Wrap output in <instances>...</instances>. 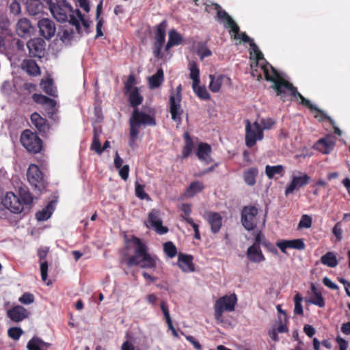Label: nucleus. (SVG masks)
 <instances>
[{
  "label": "nucleus",
  "instance_id": "1",
  "mask_svg": "<svg viewBox=\"0 0 350 350\" xmlns=\"http://www.w3.org/2000/svg\"><path fill=\"white\" fill-rule=\"evenodd\" d=\"M217 16L224 23L226 28L230 29V32L233 33L235 39H241L244 42H249L251 47L250 54L255 57L257 64H259L260 61L262 62L260 64V69L264 72L266 80L273 82V88L276 91L278 95L282 96L289 93L293 97L299 98L301 105L308 107L312 111L318 112V114L315 115V118H319L320 120L327 118L334 126V122L330 117L327 116L321 110L312 105L310 100L305 98L297 92L296 88L285 80V75L283 72H278L270 64L265 62L262 53L254 40L244 32L239 33V26L226 11L218 10Z\"/></svg>",
  "mask_w": 350,
  "mask_h": 350
},
{
  "label": "nucleus",
  "instance_id": "2",
  "mask_svg": "<svg viewBox=\"0 0 350 350\" xmlns=\"http://www.w3.org/2000/svg\"><path fill=\"white\" fill-rule=\"evenodd\" d=\"M49 10L51 14L57 21L64 23L68 21L75 27L76 31L81 33L82 27L88 31L90 22L87 20L79 9L73 10L67 0H54L49 3Z\"/></svg>",
  "mask_w": 350,
  "mask_h": 350
},
{
  "label": "nucleus",
  "instance_id": "3",
  "mask_svg": "<svg viewBox=\"0 0 350 350\" xmlns=\"http://www.w3.org/2000/svg\"><path fill=\"white\" fill-rule=\"evenodd\" d=\"M126 247H133L135 253L126 260L129 267L139 265L142 268L154 269L160 262L155 256L148 253L147 247L137 237H133L129 240Z\"/></svg>",
  "mask_w": 350,
  "mask_h": 350
},
{
  "label": "nucleus",
  "instance_id": "4",
  "mask_svg": "<svg viewBox=\"0 0 350 350\" xmlns=\"http://www.w3.org/2000/svg\"><path fill=\"white\" fill-rule=\"evenodd\" d=\"M19 196L13 192H8L3 199V206L10 212L18 214L21 213L25 206H29L33 201L31 194L26 189L20 188Z\"/></svg>",
  "mask_w": 350,
  "mask_h": 350
},
{
  "label": "nucleus",
  "instance_id": "5",
  "mask_svg": "<svg viewBox=\"0 0 350 350\" xmlns=\"http://www.w3.org/2000/svg\"><path fill=\"white\" fill-rule=\"evenodd\" d=\"M130 136L129 146L134 147L137 135L142 127L154 126L156 121L153 116L147 114L138 109H135L129 120Z\"/></svg>",
  "mask_w": 350,
  "mask_h": 350
},
{
  "label": "nucleus",
  "instance_id": "6",
  "mask_svg": "<svg viewBox=\"0 0 350 350\" xmlns=\"http://www.w3.org/2000/svg\"><path fill=\"white\" fill-rule=\"evenodd\" d=\"M237 302V297L234 293L219 297L214 306L215 318L217 322L222 323L223 313L234 311Z\"/></svg>",
  "mask_w": 350,
  "mask_h": 350
},
{
  "label": "nucleus",
  "instance_id": "7",
  "mask_svg": "<svg viewBox=\"0 0 350 350\" xmlns=\"http://www.w3.org/2000/svg\"><path fill=\"white\" fill-rule=\"evenodd\" d=\"M245 122V144L247 147L252 148L257 141L263 139V129L257 121L251 124L250 120H247Z\"/></svg>",
  "mask_w": 350,
  "mask_h": 350
},
{
  "label": "nucleus",
  "instance_id": "8",
  "mask_svg": "<svg viewBox=\"0 0 350 350\" xmlns=\"http://www.w3.org/2000/svg\"><path fill=\"white\" fill-rule=\"evenodd\" d=\"M21 142L23 147L30 152L37 153L42 149V140L29 130L24 131L21 136Z\"/></svg>",
  "mask_w": 350,
  "mask_h": 350
},
{
  "label": "nucleus",
  "instance_id": "9",
  "mask_svg": "<svg viewBox=\"0 0 350 350\" xmlns=\"http://www.w3.org/2000/svg\"><path fill=\"white\" fill-rule=\"evenodd\" d=\"M310 179V176L306 174L300 172H293L291 181L286 188L285 195L292 194L295 190L306 185L309 183Z\"/></svg>",
  "mask_w": 350,
  "mask_h": 350
},
{
  "label": "nucleus",
  "instance_id": "10",
  "mask_svg": "<svg viewBox=\"0 0 350 350\" xmlns=\"http://www.w3.org/2000/svg\"><path fill=\"white\" fill-rule=\"evenodd\" d=\"M258 210L254 206L244 207L241 214V222L247 230H253L256 226V215Z\"/></svg>",
  "mask_w": 350,
  "mask_h": 350
},
{
  "label": "nucleus",
  "instance_id": "11",
  "mask_svg": "<svg viewBox=\"0 0 350 350\" xmlns=\"http://www.w3.org/2000/svg\"><path fill=\"white\" fill-rule=\"evenodd\" d=\"M146 226L152 227L159 234H164L168 231L167 228L163 226L161 212L156 209H152L149 213Z\"/></svg>",
  "mask_w": 350,
  "mask_h": 350
},
{
  "label": "nucleus",
  "instance_id": "12",
  "mask_svg": "<svg viewBox=\"0 0 350 350\" xmlns=\"http://www.w3.org/2000/svg\"><path fill=\"white\" fill-rule=\"evenodd\" d=\"M27 180L29 183L41 191L44 189L43 175L38 167L35 164H31L29 166L27 172Z\"/></svg>",
  "mask_w": 350,
  "mask_h": 350
},
{
  "label": "nucleus",
  "instance_id": "13",
  "mask_svg": "<svg viewBox=\"0 0 350 350\" xmlns=\"http://www.w3.org/2000/svg\"><path fill=\"white\" fill-rule=\"evenodd\" d=\"M181 94L177 92L176 94H172L170 98V111L171 113L172 119L175 121L177 124L181 123V116L183 110L180 106Z\"/></svg>",
  "mask_w": 350,
  "mask_h": 350
},
{
  "label": "nucleus",
  "instance_id": "14",
  "mask_svg": "<svg viewBox=\"0 0 350 350\" xmlns=\"http://www.w3.org/2000/svg\"><path fill=\"white\" fill-rule=\"evenodd\" d=\"M33 100L38 104L42 105L51 118H53L57 109V103L55 100L49 98L46 96L39 94H34L32 96Z\"/></svg>",
  "mask_w": 350,
  "mask_h": 350
},
{
  "label": "nucleus",
  "instance_id": "15",
  "mask_svg": "<svg viewBox=\"0 0 350 350\" xmlns=\"http://www.w3.org/2000/svg\"><path fill=\"white\" fill-rule=\"evenodd\" d=\"M40 33L45 39L51 38L55 33L56 28L54 23L49 18H42L38 23Z\"/></svg>",
  "mask_w": 350,
  "mask_h": 350
},
{
  "label": "nucleus",
  "instance_id": "16",
  "mask_svg": "<svg viewBox=\"0 0 350 350\" xmlns=\"http://www.w3.org/2000/svg\"><path fill=\"white\" fill-rule=\"evenodd\" d=\"M336 138L332 135L319 139L314 144V148L323 154H329L334 149Z\"/></svg>",
  "mask_w": 350,
  "mask_h": 350
},
{
  "label": "nucleus",
  "instance_id": "17",
  "mask_svg": "<svg viewBox=\"0 0 350 350\" xmlns=\"http://www.w3.org/2000/svg\"><path fill=\"white\" fill-rule=\"evenodd\" d=\"M336 138L332 135L319 139L314 144V148L323 154H329L334 149Z\"/></svg>",
  "mask_w": 350,
  "mask_h": 350
},
{
  "label": "nucleus",
  "instance_id": "18",
  "mask_svg": "<svg viewBox=\"0 0 350 350\" xmlns=\"http://www.w3.org/2000/svg\"><path fill=\"white\" fill-rule=\"evenodd\" d=\"M204 219L211 226V232L214 234L218 232L222 226V217L216 212L207 211L204 214Z\"/></svg>",
  "mask_w": 350,
  "mask_h": 350
},
{
  "label": "nucleus",
  "instance_id": "19",
  "mask_svg": "<svg viewBox=\"0 0 350 350\" xmlns=\"http://www.w3.org/2000/svg\"><path fill=\"white\" fill-rule=\"evenodd\" d=\"M44 42L40 39H32L27 42V47L29 49V55L32 57H40L44 52Z\"/></svg>",
  "mask_w": 350,
  "mask_h": 350
},
{
  "label": "nucleus",
  "instance_id": "20",
  "mask_svg": "<svg viewBox=\"0 0 350 350\" xmlns=\"http://www.w3.org/2000/svg\"><path fill=\"white\" fill-rule=\"evenodd\" d=\"M211 147L206 143H200L196 155L198 159L203 162L205 164H208L212 161V159L211 157Z\"/></svg>",
  "mask_w": 350,
  "mask_h": 350
},
{
  "label": "nucleus",
  "instance_id": "21",
  "mask_svg": "<svg viewBox=\"0 0 350 350\" xmlns=\"http://www.w3.org/2000/svg\"><path fill=\"white\" fill-rule=\"evenodd\" d=\"M209 89L213 92H218L220 90L221 85L225 82H230V79L223 75H210Z\"/></svg>",
  "mask_w": 350,
  "mask_h": 350
},
{
  "label": "nucleus",
  "instance_id": "22",
  "mask_svg": "<svg viewBox=\"0 0 350 350\" xmlns=\"http://www.w3.org/2000/svg\"><path fill=\"white\" fill-rule=\"evenodd\" d=\"M7 314L12 321L19 322L27 317V311L23 306H17L9 310Z\"/></svg>",
  "mask_w": 350,
  "mask_h": 350
},
{
  "label": "nucleus",
  "instance_id": "23",
  "mask_svg": "<svg viewBox=\"0 0 350 350\" xmlns=\"http://www.w3.org/2000/svg\"><path fill=\"white\" fill-rule=\"evenodd\" d=\"M247 256L253 262H260L265 260V256L257 244H253L247 249Z\"/></svg>",
  "mask_w": 350,
  "mask_h": 350
},
{
  "label": "nucleus",
  "instance_id": "24",
  "mask_svg": "<svg viewBox=\"0 0 350 350\" xmlns=\"http://www.w3.org/2000/svg\"><path fill=\"white\" fill-rule=\"evenodd\" d=\"M168 36V41L165 46V50L166 51H169L170 48L174 46L179 45L183 41V38L180 33L174 29L169 31Z\"/></svg>",
  "mask_w": 350,
  "mask_h": 350
},
{
  "label": "nucleus",
  "instance_id": "25",
  "mask_svg": "<svg viewBox=\"0 0 350 350\" xmlns=\"http://www.w3.org/2000/svg\"><path fill=\"white\" fill-rule=\"evenodd\" d=\"M192 257L188 255L180 254L178 256V267L185 272H191L194 270Z\"/></svg>",
  "mask_w": 350,
  "mask_h": 350
},
{
  "label": "nucleus",
  "instance_id": "26",
  "mask_svg": "<svg viewBox=\"0 0 350 350\" xmlns=\"http://www.w3.org/2000/svg\"><path fill=\"white\" fill-rule=\"evenodd\" d=\"M50 344L43 341L38 337H33L27 343L28 350H46Z\"/></svg>",
  "mask_w": 350,
  "mask_h": 350
},
{
  "label": "nucleus",
  "instance_id": "27",
  "mask_svg": "<svg viewBox=\"0 0 350 350\" xmlns=\"http://www.w3.org/2000/svg\"><path fill=\"white\" fill-rule=\"evenodd\" d=\"M31 29V25L28 19L24 18L18 21L16 26V31L20 36L24 37L28 36Z\"/></svg>",
  "mask_w": 350,
  "mask_h": 350
},
{
  "label": "nucleus",
  "instance_id": "28",
  "mask_svg": "<svg viewBox=\"0 0 350 350\" xmlns=\"http://www.w3.org/2000/svg\"><path fill=\"white\" fill-rule=\"evenodd\" d=\"M164 81V75L162 68L158 69L157 72L148 77V84L150 89L159 88Z\"/></svg>",
  "mask_w": 350,
  "mask_h": 350
},
{
  "label": "nucleus",
  "instance_id": "29",
  "mask_svg": "<svg viewBox=\"0 0 350 350\" xmlns=\"http://www.w3.org/2000/svg\"><path fill=\"white\" fill-rule=\"evenodd\" d=\"M31 120L40 132L45 133L49 129L46 120L42 118L38 113L31 114Z\"/></svg>",
  "mask_w": 350,
  "mask_h": 350
},
{
  "label": "nucleus",
  "instance_id": "30",
  "mask_svg": "<svg viewBox=\"0 0 350 350\" xmlns=\"http://www.w3.org/2000/svg\"><path fill=\"white\" fill-rule=\"evenodd\" d=\"M55 201H51L44 208L36 213V219L38 221H45L49 219L55 209Z\"/></svg>",
  "mask_w": 350,
  "mask_h": 350
},
{
  "label": "nucleus",
  "instance_id": "31",
  "mask_svg": "<svg viewBox=\"0 0 350 350\" xmlns=\"http://www.w3.org/2000/svg\"><path fill=\"white\" fill-rule=\"evenodd\" d=\"M21 67L29 75L36 76L40 73V68L32 59H25L23 62Z\"/></svg>",
  "mask_w": 350,
  "mask_h": 350
},
{
  "label": "nucleus",
  "instance_id": "32",
  "mask_svg": "<svg viewBox=\"0 0 350 350\" xmlns=\"http://www.w3.org/2000/svg\"><path fill=\"white\" fill-rule=\"evenodd\" d=\"M40 86L46 94L53 97L57 96V91L56 87L54 85L53 79L49 78L42 79L40 83Z\"/></svg>",
  "mask_w": 350,
  "mask_h": 350
},
{
  "label": "nucleus",
  "instance_id": "33",
  "mask_svg": "<svg viewBox=\"0 0 350 350\" xmlns=\"http://www.w3.org/2000/svg\"><path fill=\"white\" fill-rule=\"evenodd\" d=\"M284 173V167L282 165H266L265 167V174L267 176L269 179H272L275 177V175H279L280 176H283Z\"/></svg>",
  "mask_w": 350,
  "mask_h": 350
},
{
  "label": "nucleus",
  "instance_id": "34",
  "mask_svg": "<svg viewBox=\"0 0 350 350\" xmlns=\"http://www.w3.org/2000/svg\"><path fill=\"white\" fill-rule=\"evenodd\" d=\"M26 7L31 15H36L42 10V4L40 0H27Z\"/></svg>",
  "mask_w": 350,
  "mask_h": 350
},
{
  "label": "nucleus",
  "instance_id": "35",
  "mask_svg": "<svg viewBox=\"0 0 350 350\" xmlns=\"http://www.w3.org/2000/svg\"><path fill=\"white\" fill-rule=\"evenodd\" d=\"M127 92L129 93V102L131 107H136L141 105L143 101V97L140 95L137 88H134Z\"/></svg>",
  "mask_w": 350,
  "mask_h": 350
},
{
  "label": "nucleus",
  "instance_id": "36",
  "mask_svg": "<svg viewBox=\"0 0 350 350\" xmlns=\"http://www.w3.org/2000/svg\"><path fill=\"white\" fill-rule=\"evenodd\" d=\"M321 262L329 267H336L338 262L336 254L332 252H328L321 258Z\"/></svg>",
  "mask_w": 350,
  "mask_h": 350
},
{
  "label": "nucleus",
  "instance_id": "37",
  "mask_svg": "<svg viewBox=\"0 0 350 350\" xmlns=\"http://www.w3.org/2000/svg\"><path fill=\"white\" fill-rule=\"evenodd\" d=\"M167 22L162 21L157 27L154 36V42L164 43L165 40V31Z\"/></svg>",
  "mask_w": 350,
  "mask_h": 350
},
{
  "label": "nucleus",
  "instance_id": "38",
  "mask_svg": "<svg viewBox=\"0 0 350 350\" xmlns=\"http://www.w3.org/2000/svg\"><path fill=\"white\" fill-rule=\"evenodd\" d=\"M258 174V170L256 168L252 167L243 172V179L245 183L248 185L252 186L256 183V178Z\"/></svg>",
  "mask_w": 350,
  "mask_h": 350
},
{
  "label": "nucleus",
  "instance_id": "39",
  "mask_svg": "<svg viewBox=\"0 0 350 350\" xmlns=\"http://www.w3.org/2000/svg\"><path fill=\"white\" fill-rule=\"evenodd\" d=\"M204 188V184L200 181H194L191 183L186 191L187 197H193L198 193L202 191Z\"/></svg>",
  "mask_w": 350,
  "mask_h": 350
},
{
  "label": "nucleus",
  "instance_id": "40",
  "mask_svg": "<svg viewBox=\"0 0 350 350\" xmlns=\"http://www.w3.org/2000/svg\"><path fill=\"white\" fill-rule=\"evenodd\" d=\"M185 146L183 150V158H187L191 153L193 142L188 133L184 134Z\"/></svg>",
  "mask_w": 350,
  "mask_h": 350
},
{
  "label": "nucleus",
  "instance_id": "41",
  "mask_svg": "<svg viewBox=\"0 0 350 350\" xmlns=\"http://www.w3.org/2000/svg\"><path fill=\"white\" fill-rule=\"evenodd\" d=\"M190 78L193 81L192 85L200 84V70L195 62H190L189 64Z\"/></svg>",
  "mask_w": 350,
  "mask_h": 350
},
{
  "label": "nucleus",
  "instance_id": "42",
  "mask_svg": "<svg viewBox=\"0 0 350 350\" xmlns=\"http://www.w3.org/2000/svg\"><path fill=\"white\" fill-rule=\"evenodd\" d=\"M192 88L196 94L201 99L207 100L210 98V94L205 87L199 85H192Z\"/></svg>",
  "mask_w": 350,
  "mask_h": 350
},
{
  "label": "nucleus",
  "instance_id": "43",
  "mask_svg": "<svg viewBox=\"0 0 350 350\" xmlns=\"http://www.w3.org/2000/svg\"><path fill=\"white\" fill-rule=\"evenodd\" d=\"M306 301L320 308L325 306V300L321 293L312 295L308 300Z\"/></svg>",
  "mask_w": 350,
  "mask_h": 350
},
{
  "label": "nucleus",
  "instance_id": "44",
  "mask_svg": "<svg viewBox=\"0 0 350 350\" xmlns=\"http://www.w3.org/2000/svg\"><path fill=\"white\" fill-rule=\"evenodd\" d=\"M164 251L170 258L174 257L177 254L176 246L171 241L165 243L163 245Z\"/></svg>",
  "mask_w": 350,
  "mask_h": 350
},
{
  "label": "nucleus",
  "instance_id": "45",
  "mask_svg": "<svg viewBox=\"0 0 350 350\" xmlns=\"http://www.w3.org/2000/svg\"><path fill=\"white\" fill-rule=\"evenodd\" d=\"M197 54L201 59H203L204 57L211 56L212 53L204 43L200 42L198 46Z\"/></svg>",
  "mask_w": 350,
  "mask_h": 350
},
{
  "label": "nucleus",
  "instance_id": "46",
  "mask_svg": "<svg viewBox=\"0 0 350 350\" xmlns=\"http://www.w3.org/2000/svg\"><path fill=\"white\" fill-rule=\"evenodd\" d=\"M91 148L94 150L97 154H100L103 152V149L101 148V144L99 141L98 135L96 133V130L94 131L93 136V140L91 145Z\"/></svg>",
  "mask_w": 350,
  "mask_h": 350
},
{
  "label": "nucleus",
  "instance_id": "47",
  "mask_svg": "<svg viewBox=\"0 0 350 350\" xmlns=\"http://www.w3.org/2000/svg\"><path fill=\"white\" fill-rule=\"evenodd\" d=\"M303 300L302 297L300 295V294L297 293L295 295L294 297V301H295V308H294V312L296 314H303V308L301 306V301Z\"/></svg>",
  "mask_w": 350,
  "mask_h": 350
},
{
  "label": "nucleus",
  "instance_id": "48",
  "mask_svg": "<svg viewBox=\"0 0 350 350\" xmlns=\"http://www.w3.org/2000/svg\"><path fill=\"white\" fill-rule=\"evenodd\" d=\"M312 225V218L308 215H303L298 224L299 228H309Z\"/></svg>",
  "mask_w": 350,
  "mask_h": 350
},
{
  "label": "nucleus",
  "instance_id": "49",
  "mask_svg": "<svg viewBox=\"0 0 350 350\" xmlns=\"http://www.w3.org/2000/svg\"><path fill=\"white\" fill-rule=\"evenodd\" d=\"M23 333V332L20 327H11L8 332V336L15 340H18Z\"/></svg>",
  "mask_w": 350,
  "mask_h": 350
},
{
  "label": "nucleus",
  "instance_id": "50",
  "mask_svg": "<svg viewBox=\"0 0 350 350\" xmlns=\"http://www.w3.org/2000/svg\"><path fill=\"white\" fill-rule=\"evenodd\" d=\"M332 233L338 241L342 239V229L341 221L337 222L332 228Z\"/></svg>",
  "mask_w": 350,
  "mask_h": 350
},
{
  "label": "nucleus",
  "instance_id": "51",
  "mask_svg": "<svg viewBox=\"0 0 350 350\" xmlns=\"http://www.w3.org/2000/svg\"><path fill=\"white\" fill-rule=\"evenodd\" d=\"M161 310L163 313V315L165 318L167 325L172 327V323L171 317L170 315L168 307L165 301H162L161 303Z\"/></svg>",
  "mask_w": 350,
  "mask_h": 350
},
{
  "label": "nucleus",
  "instance_id": "52",
  "mask_svg": "<svg viewBox=\"0 0 350 350\" xmlns=\"http://www.w3.org/2000/svg\"><path fill=\"white\" fill-rule=\"evenodd\" d=\"M135 193L142 200L149 198L148 195L144 191V186L137 183L135 184Z\"/></svg>",
  "mask_w": 350,
  "mask_h": 350
},
{
  "label": "nucleus",
  "instance_id": "53",
  "mask_svg": "<svg viewBox=\"0 0 350 350\" xmlns=\"http://www.w3.org/2000/svg\"><path fill=\"white\" fill-rule=\"evenodd\" d=\"M164 43L154 42L153 46V54L157 59H161L163 57L161 49Z\"/></svg>",
  "mask_w": 350,
  "mask_h": 350
},
{
  "label": "nucleus",
  "instance_id": "54",
  "mask_svg": "<svg viewBox=\"0 0 350 350\" xmlns=\"http://www.w3.org/2000/svg\"><path fill=\"white\" fill-rule=\"evenodd\" d=\"M41 278L43 282H46L48 277L49 265L46 261L40 262Z\"/></svg>",
  "mask_w": 350,
  "mask_h": 350
},
{
  "label": "nucleus",
  "instance_id": "55",
  "mask_svg": "<svg viewBox=\"0 0 350 350\" xmlns=\"http://www.w3.org/2000/svg\"><path fill=\"white\" fill-rule=\"evenodd\" d=\"M264 130H268L270 129L273 125L274 124V121L271 118H262L260 120V122H258Z\"/></svg>",
  "mask_w": 350,
  "mask_h": 350
},
{
  "label": "nucleus",
  "instance_id": "56",
  "mask_svg": "<svg viewBox=\"0 0 350 350\" xmlns=\"http://www.w3.org/2000/svg\"><path fill=\"white\" fill-rule=\"evenodd\" d=\"M34 301L33 295L29 293H24L20 298L19 301L24 304H30Z\"/></svg>",
  "mask_w": 350,
  "mask_h": 350
},
{
  "label": "nucleus",
  "instance_id": "57",
  "mask_svg": "<svg viewBox=\"0 0 350 350\" xmlns=\"http://www.w3.org/2000/svg\"><path fill=\"white\" fill-rule=\"evenodd\" d=\"M291 248L304 250L305 244L301 239L290 240Z\"/></svg>",
  "mask_w": 350,
  "mask_h": 350
},
{
  "label": "nucleus",
  "instance_id": "58",
  "mask_svg": "<svg viewBox=\"0 0 350 350\" xmlns=\"http://www.w3.org/2000/svg\"><path fill=\"white\" fill-rule=\"evenodd\" d=\"M276 245L283 253H286L287 248H291L290 240H282L276 243Z\"/></svg>",
  "mask_w": 350,
  "mask_h": 350
},
{
  "label": "nucleus",
  "instance_id": "59",
  "mask_svg": "<svg viewBox=\"0 0 350 350\" xmlns=\"http://www.w3.org/2000/svg\"><path fill=\"white\" fill-rule=\"evenodd\" d=\"M13 85L10 81H5L1 85V92L5 94H9L12 91Z\"/></svg>",
  "mask_w": 350,
  "mask_h": 350
},
{
  "label": "nucleus",
  "instance_id": "60",
  "mask_svg": "<svg viewBox=\"0 0 350 350\" xmlns=\"http://www.w3.org/2000/svg\"><path fill=\"white\" fill-rule=\"evenodd\" d=\"M10 11L14 14H18L21 12V5L18 0H14L10 6Z\"/></svg>",
  "mask_w": 350,
  "mask_h": 350
},
{
  "label": "nucleus",
  "instance_id": "61",
  "mask_svg": "<svg viewBox=\"0 0 350 350\" xmlns=\"http://www.w3.org/2000/svg\"><path fill=\"white\" fill-rule=\"evenodd\" d=\"M129 166L128 165H125L119 169V174L120 177L124 180H127L129 177Z\"/></svg>",
  "mask_w": 350,
  "mask_h": 350
},
{
  "label": "nucleus",
  "instance_id": "62",
  "mask_svg": "<svg viewBox=\"0 0 350 350\" xmlns=\"http://www.w3.org/2000/svg\"><path fill=\"white\" fill-rule=\"evenodd\" d=\"M48 252H49V248L46 247L38 250V256L39 257V262H45L44 259L46 258Z\"/></svg>",
  "mask_w": 350,
  "mask_h": 350
},
{
  "label": "nucleus",
  "instance_id": "63",
  "mask_svg": "<svg viewBox=\"0 0 350 350\" xmlns=\"http://www.w3.org/2000/svg\"><path fill=\"white\" fill-rule=\"evenodd\" d=\"M187 341L191 343L196 350H202L201 345L193 336L185 335Z\"/></svg>",
  "mask_w": 350,
  "mask_h": 350
},
{
  "label": "nucleus",
  "instance_id": "64",
  "mask_svg": "<svg viewBox=\"0 0 350 350\" xmlns=\"http://www.w3.org/2000/svg\"><path fill=\"white\" fill-rule=\"evenodd\" d=\"M336 342L339 345V350H347L348 347L347 342L340 336L336 337Z\"/></svg>",
  "mask_w": 350,
  "mask_h": 350
}]
</instances>
